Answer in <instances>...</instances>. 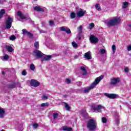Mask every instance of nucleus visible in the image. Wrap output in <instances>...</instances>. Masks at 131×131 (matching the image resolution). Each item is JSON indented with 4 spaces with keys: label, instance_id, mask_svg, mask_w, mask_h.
Segmentation results:
<instances>
[{
    "label": "nucleus",
    "instance_id": "19",
    "mask_svg": "<svg viewBox=\"0 0 131 131\" xmlns=\"http://www.w3.org/2000/svg\"><path fill=\"white\" fill-rule=\"evenodd\" d=\"M60 130L72 131V128L68 127L67 126H64L61 127Z\"/></svg>",
    "mask_w": 131,
    "mask_h": 131
},
{
    "label": "nucleus",
    "instance_id": "46",
    "mask_svg": "<svg viewBox=\"0 0 131 131\" xmlns=\"http://www.w3.org/2000/svg\"><path fill=\"white\" fill-rule=\"evenodd\" d=\"M124 71H125V72H126L127 73L129 71V69L127 67L125 68Z\"/></svg>",
    "mask_w": 131,
    "mask_h": 131
},
{
    "label": "nucleus",
    "instance_id": "30",
    "mask_svg": "<svg viewBox=\"0 0 131 131\" xmlns=\"http://www.w3.org/2000/svg\"><path fill=\"white\" fill-rule=\"evenodd\" d=\"M34 46L35 48V49H39V43L38 41H36L34 43Z\"/></svg>",
    "mask_w": 131,
    "mask_h": 131
},
{
    "label": "nucleus",
    "instance_id": "3",
    "mask_svg": "<svg viewBox=\"0 0 131 131\" xmlns=\"http://www.w3.org/2000/svg\"><path fill=\"white\" fill-rule=\"evenodd\" d=\"M120 22L119 18L114 17L110 20H105L104 23L107 26H114Z\"/></svg>",
    "mask_w": 131,
    "mask_h": 131
},
{
    "label": "nucleus",
    "instance_id": "52",
    "mask_svg": "<svg viewBox=\"0 0 131 131\" xmlns=\"http://www.w3.org/2000/svg\"><path fill=\"white\" fill-rule=\"evenodd\" d=\"M128 26H129V27H130V28H131V24L128 25Z\"/></svg>",
    "mask_w": 131,
    "mask_h": 131
},
{
    "label": "nucleus",
    "instance_id": "7",
    "mask_svg": "<svg viewBox=\"0 0 131 131\" xmlns=\"http://www.w3.org/2000/svg\"><path fill=\"white\" fill-rule=\"evenodd\" d=\"M86 13V11L80 8L77 10V11L76 12V15H77V17H79V18H80L81 17H83V16H84V15H85Z\"/></svg>",
    "mask_w": 131,
    "mask_h": 131
},
{
    "label": "nucleus",
    "instance_id": "47",
    "mask_svg": "<svg viewBox=\"0 0 131 131\" xmlns=\"http://www.w3.org/2000/svg\"><path fill=\"white\" fill-rule=\"evenodd\" d=\"M22 75H26V71H23L22 72Z\"/></svg>",
    "mask_w": 131,
    "mask_h": 131
},
{
    "label": "nucleus",
    "instance_id": "26",
    "mask_svg": "<svg viewBox=\"0 0 131 131\" xmlns=\"http://www.w3.org/2000/svg\"><path fill=\"white\" fill-rule=\"evenodd\" d=\"M70 17L71 18V19H74V18H75V17H76V13H75V12H72L70 13Z\"/></svg>",
    "mask_w": 131,
    "mask_h": 131
},
{
    "label": "nucleus",
    "instance_id": "8",
    "mask_svg": "<svg viewBox=\"0 0 131 131\" xmlns=\"http://www.w3.org/2000/svg\"><path fill=\"white\" fill-rule=\"evenodd\" d=\"M33 53L36 58H39L40 59H42L43 56H45V54L42 53L39 50H34Z\"/></svg>",
    "mask_w": 131,
    "mask_h": 131
},
{
    "label": "nucleus",
    "instance_id": "34",
    "mask_svg": "<svg viewBox=\"0 0 131 131\" xmlns=\"http://www.w3.org/2000/svg\"><path fill=\"white\" fill-rule=\"evenodd\" d=\"M3 59L5 61H8L9 60V55L8 54H5L3 57Z\"/></svg>",
    "mask_w": 131,
    "mask_h": 131
},
{
    "label": "nucleus",
    "instance_id": "33",
    "mask_svg": "<svg viewBox=\"0 0 131 131\" xmlns=\"http://www.w3.org/2000/svg\"><path fill=\"white\" fill-rule=\"evenodd\" d=\"M64 108L67 111H69L70 110V106H69V105L66 103H65Z\"/></svg>",
    "mask_w": 131,
    "mask_h": 131
},
{
    "label": "nucleus",
    "instance_id": "31",
    "mask_svg": "<svg viewBox=\"0 0 131 131\" xmlns=\"http://www.w3.org/2000/svg\"><path fill=\"white\" fill-rule=\"evenodd\" d=\"M30 68L32 71H34L35 70V66L33 63H32L30 66Z\"/></svg>",
    "mask_w": 131,
    "mask_h": 131
},
{
    "label": "nucleus",
    "instance_id": "28",
    "mask_svg": "<svg viewBox=\"0 0 131 131\" xmlns=\"http://www.w3.org/2000/svg\"><path fill=\"white\" fill-rule=\"evenodd\" d=\"M52 116L53 117V119H57V118L59 117V114L57 113H54L53 114Z\"/></svg>",
    "mask_w": 131,
    "mask_h": 131
},
{
    "label": "nucleus",
    "instance_id": "29",
    "mask_svg": "<svg viewBox=\"0 0 131 131\" xmlns=\"http://www.w3.org/2000/svg\"><path fill=\"white\" fill-rule=\"evenodd\" d=\"M82 29L83 28L81 26H80L78 28V32L79 33V34H81V33H82Z\"/></svg>",
    "mask_w": 131,
    "mask_h": 131
},
{
    "label": "nucleus",
    "instance_id": "25",
    "mask_svg": "<svg viewBox=\"0 0 131 131\" xmlns=\"http://www.w3.org/2000/svg\"><path fill=\"white\" fill-rule=\"evenodd\" d=\"M115 115V122L117 125H118V124H119V120L118 119V114L116 113Z\"/></svg>",
    "mask_w": 131,
    "mask_h": 131
},
{
    "label": "nucleus",
    "instance_id": "49",
    "mask_svg": "<svg viewBox=\"0 0 131 131\" xmlns=\"http://www.w3.org/2000/svg\"><path fill=\"white\" fill-rule=\"evenodd\" d=\"M39 31H40V33H45L46 32V31L42 30H39Z\"/></svg>",
    "mask_w": 131,
    "mask_h": 131
},
{
    "label": "nucleus",
    "instance_id": "51",
    "mask_svg": "<svg viewBox=\"0 0 131 131\" xmlns=\"http://www.w3.org/2000/svg\"><path fill=\"white\" fill-rule=\"evenodd\" d=\"M41 24H42V25H46V23L45 22H42Z\"/></svg>",
    "mask_w": 131,
    "mask_h": 131
},
{
    "label": "nucleus",
    "instance_id": "9",
    "mask_svg": "<svg viewBox=\"0 0 131 131\" xmlns=\"http://www.w3.org/2000/svg\"><path fill=\"white\" fill-rule=\"evenodd\" d=\"M90 40L92 43H97L98 41H99L98 38L96 36L93 35L90 36Z\"/></svg>",
    "mask_w": 131,
    "mask_h": 131
},
{
    "label": "nucleus",
    "instance_id": "57",
    "mask_svg": "<svg viewBox=\"0 0 131 131\" xmlns=\"http://www.w3.org/2000/svg\"><path fill=\"white\" fill-rule=\"evenodd\" d=\"M0 4H2V3L0 2Z\"/></svg>",
    "mask_w": 131,
    "mask_h": 131
},
{
    "label": "nucleus",
    "instance_id": "38",
    "mask_svg": "<svg viewBox=\"0 0 131 131\" xmlns=\"http://www.w3.org/2000/svg\"><path fill=\"white\" fill-rule=\"evenodd\" d=\"M72 45L73 48H77L78 47V45H77V43H76L75 42H72Z\"/></svg>",
    "mask_w": 131,
    "mask_h": 131
},
{
    "label": "nucleus",
    "instance_id": "48",
    "mask_svg": "<svg viewBox=\"0 0 131 131\" xmlns=\"http://www.w3.org/2000/svg\"><path fill=\"white\" fill-rule=\"evenodd\" d=\"M71 80L69 79H67L66 80V82H67V83H70Z\"/></svg>",
    "mask_w": 131,
    "mask_h": 131
},
{
    "label": "nucleus",
    "instance_id": "1",
    "mask_svg": "<svg viewBox=\"0 0 131 131\" xmlns=\"http://www.w3.org/2000/svg\"><path fill=\"white\" fill-rule=\"evenodd\" d=\"M103 77L104 76H100L99 77L95 79L94 82H93L89 87L82 90V93H83L84 94H88V93L90 92V90H93V89L96 88L97 84H98L99 82H100V81H101V80L103 79Z\"/></svg>",
    "mask_w": 131,
    "mask_h": 131
},
{
    "label": "nucleus",
    "instance_id": "6",
    "mask_svg": "<svg viewBox=\"0 0 131 131\" xmlns=\"http://www.w3.org/2000/svg\"><path fill=\"white\" fill-rule=\"evenodd\" d=\"M12 23H13V18L8 16L6 21V27L7 29H10L12 27Z\"/></svg>",
    "mask_w": 131,
    "mask_h": 131
},
{
    "label": "nucleus",
    "instance_id": "4",
    "mask_svg": "<svg viewBox=\"0 0 131 131\" xmlns=\"http://www.w3.org/2000/svg\"><path fill=\"white\" fill-rule=\"evenodd\" d=\"M120 82V79L118 77L113 78L111 79L110 84L111 86H116Z\"/></svg>",
    "mask_w": 131,
    "mask_h": 131
},
{
    "label": "nucleus",
    "instance_id": "58",
    "mask_svg": "<svg viewBox=\"0 0 131 131\" xmlns=\"http://www.w3.org/2000/svg\"><path fill=\"white\" fill-rule=\"evenodd\" d=\"M35 1H37V0H35Z\"/></svg>",
    "mask_w": 131,
    "mask_h": 131
},
{
    "label": "nucleus",
    "instance_id": "35",
    "mask_svg": "<svg viewBox=\"0 0 131 131\" xmlns=\"http://www.w3.org/2000/svg\"><path fill=\"white\" fill-rule=\"evenodd\" d=\"M49 106V103H43L41 104V107H48Z\"/></svg>",
    "mask_w": 131,
    "mask_h": 131
},
{
    "label": "nucleus",
    "instance_id": "56",
    "mask_svg": "<svg viewBox=\"0 0 131 131\" xmlns=\"http://www.w3.org/2000/svg\"><path fill=\"white\" fill-rule=\"evenodd\" d=\"M1 131H5V130H2Z\"/></svg>",
    "mask_w": 131,
    "mask_h": 131
},
{
    "label": "nucleus",
    "instance_id": "53",
    "mask_svg": "<svg viewBox=\"0 0 131 131\" xmlns=\"http://www.w3.org/2000/svg\"><path fill=\"white\" fill-rule=\"evenodd\" d=\"M3 75H5V72H2Z\"/></svg>",
    "mask_w": 131,
    "mask_h": 131
},
{
    "label": "nucleus",
    "instance_id": "2",
    "mask_svg": "<svg viewBox=\"0 0 131 131\" xmlns=\"http://www.w3.org/2000/svg\"><path fill=\"white\" fill-rule=\"evenodd\" d=\"M86 127L89 131H96V129H97V122L94 119H90L87 122Z\"/></svg>",
    "mask_w": 131,
    "mask_h": 131
},
{
    "label": "nucleus",
    "instance_id": "22",
    "mask_svg": "<svg viewBox=\"0 0 131 131\" xmlns=\"http://www.w3.org/2000/svg\"><path fill=\"white\" fill-rule=\"evenodd\" d=\"M5 49L9 52V53H12L13 51H14V49H13V47L10 46H5Z\"/></svg>",
    "mask_w": 131,
    "mask_h": 131
},
{
    "label": "nucleus",
    "instance_id": "44",
    "mask_svg": "<svg viewBox=\"0 0 131 131\" xmlns=\"http://www.w3.org/2000/svg\"><path fill=\"white\" fill-rule=\"evenodd\" d=\"M127 50L128 52H129V51H131V45H129L127 46Z\"/></svg>",
    "mask_w": 131,
    "mask_h": 131
},
{
    "label": "nucleus",
    "instance_id": "24",
    "mask_svg": "<svg viewBox=\"0 0 131 131\" xmlns=\"http://www.w3.org/2000/svg\"><path fill=\"white\" fill-rule=\"evenodd\" d=\"M128 5H129L128 2H123L122 7L123 9H126V8L128 7Z\"/></svg>",
    "mask_w": 131,
    "mask_h": 131
},
{
    "label": "nucleus",
    "instance_id": "16",
    "mask_svg": "<svg viewBox=\"0 0 131 131\" xmlns=\"http://www.w3.org/2000/svg\"><path fill=\"white\" fill-rule=\"evenodd\" d=\"M34 10L37 11V12H45L46 8L42 7L41 6H35Z\"/></svg>",
    "mask_w": 131,
    "mask_h": 131
},
{
    "label": "nucleus",
    "instance_id": "5",
    "mask_svg": "<svg viewBox=\"0 0 131 131\" xmlns=\"http://www.w3.org/2000/svg\"><path fill=\"white\" fill-rule=\"evenodd\" d=\"M104 106L101 104L97 105L96 106L93 105L92 106V110H94L95 112H98L101 113L102 112V109H104Z\"/></svg>",
    "mask_w": 131,
    "mask_h": 131
},
{
    "label": "nucleus",
    "instance_id": "15",
    "mask_svg": "<svg viewBox=\"0 0 131 131\" xmlns=\"http://www.w3.org/2000/svg\"><path fill=\"white\" fill-rule=\"evenodd\" d=\"M43 58H41V62L42 63L43 61H49L51 60L52 58L51 55H46L44 54L43 56L42 57Z\"/></svg>",
    "mask_w": 131,
    "mask_h": 131
},
{
    "label": "nucleus",
    "instance_id": "11",
    "mask_svg": "<svg viewBox=\"0 0 131 131\" xmlns=\"http://www.w3.org/2000/svg\"><path fill=\"white\" fill-rule=\"evenodd\" d=\"M104 96L110 98V99H116L118 95L115 94L104 93Z\"/></svg>",
    "mask_w": 131,
    "mask_h": 131
},
{
    "label": "nucleus",
    "instance_id": "13",
    "mask_svg": "<svg viewBox=\"0 0 131 131\" xmlns=\"http://www.w3.org/2000/svg\"><path fill=\"white\" fill-rule=\"evenodd\" d=\"M39 84H40L39 82L34 79H32L31 80V85H32V86H34L35 88H37V86H38Z\"/></svg>",
    "mask_w": 131,
    "mask_h": 131
},
{
    "label": "nucleus",
    "instance_id": "36",
    "mask_svg": "<svg viewBox=\"0 0 131 131\" xmlns=\"http://www.w3.org/2000/svg\"><path fill=\"white\" fill-rule=\"evenodd\" d=\"M95 8L98 10V11H101V7H100L99 4H96L95 5Z\"/></svg>",
    "mask_w": 131,
    "mask_h": 131
},
{
    "label": "nucleus",
    "instance_id": "12",
    "mask_svg": "<svg viewBox=\"0 0 131 131\" xmlns=\"http://www.w3.org/2000/svg\"><path fill=\"white\" fill-rule=\"evenodd\" d=\"M16 85L18 88H20L21 86V84H20V83L17 82V83H13L9 84L8 85V88L9 89H15V88H16Z\"/></svg>",
    "mask_w": 131,
    "mask_h": 131
},
{
    "label": "nucleus",
    "instance_id": "21",
    "mask_svg": "<svg viewBox=\"0 0 131 131\" xmlns=\"http://www.w3.org/2000/svg\"><path fill=\"white\" fill-rule=\"evenodd\" d=\"M80 69L81 70V71H82V75L83 76H85L86 75V74H88V72H86V69H85V68L84 67H80Z\"/></svg>",
    "mask_w": 131,
    "mask_h": 131
},
{
    "label": "nucleus",
    "instance_id": "40",
    "mask_svg": "<svg viewBox=\"0 0 131 131\" xmlns=\"http://www.w3.org/2000/svg\"><path fill=\"white\" fill-rule=\"evenodd\" d=\"M49 25L50 26H54L55 25V23L53 20L49 21Z\"/></svg>",
    "mask_w": 131,
    "mask_h": 131
},
{
    "label": "nucleus",
    "instance_id": "43",
    "mask_svg": "<svg viewBox=\"0 0 131 131\" xmlns=\"http://www.w3.org/2000/svg\"><path fill=\"white\" fill-rule=\"evenodd\" d=\"M33 126L34 128H37V127L38 126V123L33 124Z\"/></svg>",
    "mask_w": 131,
    "mask_h": 131
},
{
    "label": "nucleus",
    "instance_id": "41",
    "mask_svg": "<svg viewBox=\"0 0 131 131\" xmlns=\"http://www.w3.org/2000/svg\"><path fill=\"white\" fill-rule=\"evenodd\" d=\"M10 40H15L16 39V36L12 35L10 37Z\"/></svg>",
    "mask_w": 131,
    "mask_h": 131
},
{
    "label": "nucleus",
    "instance_id": "10",
    "mask_svg": "<svg viewBox=\"0 0 131 131\" xmlns=\"http://www.w3.org/2000/svg\"><path fill=\"white\" fill-rule=\"evenodd\" d=\"M22 32L24 35H27L30 38H32V37L33 36V34L30 32H28L26 29H23Z\"/></svg>",
    "mask_w": 131,
    "mask_h": 131
},
{
    "label": "nucleus",
    "instance_id": "45",
    "mask_svg": "<svg viewBox=\"0 0 131 131\" xmlns=\"http://www.w3.org/2000/svg\"><path fill=\"white\" fill-rule=\"evenodd\" d=\"M49 97L47 95H43L42 97V99H43L44 100H47Z\"/></svg>",
    "mask_w": 131,
    "mask_h": 131
},
{
    "label": "nucleus",
    "instance_id": "54",
    "mask_svg": "<svg viewBox=\"0 0 131 131\" xmlns=\"http://www.w3.org/2000/svg\"><path fill=\"white\" fill-rule=\"evenodd\" d=\"M81 39V37H80L79 38V40H80Z\"/></svg>",
    "mask_w": 131,
    "mask_h": 131
},
{
    "label": "nucleus",
    "instance_id": "14",
    "mask_svg": "<svg viewBox=\"0 0 131 131\" xmlns=\"http://www.w3.org/2000/svg\"><path fill=\"white\" fill-rule=\"evenodd\" d=\"M60 31H65L68 34H69L70 33H71V31L70 30V29H69L66 27H60Z\"/></svg>",
    "mask_w": 131,
    "mask_h": 131
},
{
    "label": "nucleus",
    "instance_id": "27",
    "mask_svg": "<svg viewBox=\"0 0 131 131\" xmlns=\"http://www.w3.org/2000/svg\"><path fill=\"white\" fill-rule=\"evenodd\" d=\"M6 13V11L4 9H2L0 11V19L3 18L4 14Z\"/></svg>",
    "mask_w": 131,
    "mask_h": 131
},
{
    "label": "nucleus",
    "instance_id": "17",
    "mask_svg": "<svg viewBox=\"0 0 131 131\" xmlns=\"http://www.w3.org/2000/svg\"><path fill=\"white\" fill-rule=\"evenodd\" d=\"M84 58L87 59V60H92V54L91 52L89 51L84 54Z\"/></svg>",
    "mask_w": 131,
    "mask_h": 131
},
{
    "label": "nucleus",
    "instance_id": "23",
    "mask_svg": "<svg viewBox=\"0 0 131 131\" xmlns=\"http://www.w3.org/2000/svg\"><path fill=\"white\" fill-rule=\"evenodd\" d=\"M17 15L19 16V17H20V18H21V19H26V16L22 14V12L20 11H18L17 12Z\"/></svg>",
    "mask_w": 131,
    "mask_h": 131
},
{
    "label": "nucleus",
    "instance_id": "32",
    "mask_svg": "<svg viewBox=\"0 0 131 131\" xmlns=\"http://www.w3.org/2000/svg\"><path fill=\"white\" fill-rule=\"evenodd\" d=\"M112 49L113 51V54H115V51H116V46L113 45L112 46Z\"/></svg>",
    "mask_w": 131,
    "mask_h": 131
},
{
    "label": "nucleus",
    "instance_id": "37",
    "mask_svg": "<svg viewBox=\"0 0 131 131\" xmlns=\"http://www.w3.org/2000/svg\"><path fill=\"white\" fill-rule=\"evenodd\" d=\"M95 27V24L94 23H91L89 25V29H92V28H94Z\"/></svg>",
    "mask_w": 131,
    "mask_h": 131
},
{
    "label": "nucleus",
    "instance_id": "42",
    "mask_svg": "<svg viewBox=\"0 0 131 131\" xmlns=\"http://www.w3.org/2000/svg\"><path fill=\"white\" fill-rule=\"evenodd\" d=\"M106 122H107V119H106V118L103 117L102 118V122H103V123H106Z\"/></svg>",
    "mask_w": 131,
    "mask_h": 131
},
{
    "label": "nucleus",
    "instance_id": "50",
    "mask_svg": "<svg viewBox=\"0 0 131 131\" xmlns=\"http://www.w3.org/2000/svg\"><path fill=\"white\" fill-rule=\"evenodd\" d=\"M74 59H78V55H75L74 56Z\"/></svg>",
    "mask_w": 131,
    "mask_h": 131
},
{
    "label": "nucleus",
    "instance_id": "39",
    "mask_svg": "<svg viewBox=\"0 0 131 131\" xmlns=\"http://www.w3.org/2000/svg\"><path fill=\"white\" fill-rule=\"evenodd\" d=\"M99 52L101 54H105V53H106V50H105V49H100Z\"/></svg>",
    "mask_w": 131,
    "mask_h": 131
},
{
    "label": "nucleus",
    "instance_id": "18",
    "mask_svg": "<svg viewBox=\"0 0 131 131\" xmlns=\"http://www.w3.org/2000/svg\"><path fill=\"white\" fill-rule=\"evenodd\" d=\"M80 114L81 116H82V117H84V118H86V117H88V114L86 113V111L85 110H81Z\"/></svg>",
    "mask_w": 131,
    "mask_h": 131
},
{
    "label": "nucleus",
    "instance_id": "55",
    "mask_svg": "<svg viewBox=\"0 0 131 131\" xmlns=\"http://www.w3.org/2000/svg\"><path fill=\"white\" fill-rule=\"evenodd\" d=\"M79 83H80V81L79 82Z\"/></svg>",
    "mask_w": 131,
    "mask_h": 131
},
{
    "label": "nucleus",
    "instance_id": "20",
    "mask_svg": "<svg viewBox=\"0 0 131 131\" xmlns=\"http://www.w3.org/2000/svg\"><path fill=\"white\" fill-rule=\"evenodd\" d=\"M5 117V110L0 107V118H4Z\"/></svg>",
    "mask_w": 131,
    "mask_h": 131
}]
</instances>
